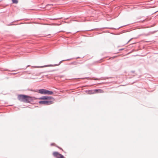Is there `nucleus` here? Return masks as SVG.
I'll return each instance as SVG.
<instances>
[{"instance_id":"9","label":"nucleus","mask_w":158,"mask_h":158,"mask_svg":"<svg viewBox=\"0 0 158 158\" xmlns=\"http://www.w3.org/2000/svg\"><path fill=\"white\" fill-rule=\"evenodd\" d=\"M52 145H54V144H53H53H52Z\"/></svg>"},{"instance_id":"8","label":"nucleus","mask_w":158,"mask_h":158,"mask_svg":"<svg viewBox=\"0 0 158 158\" xmlns=\"http://www.w3.org/2000/svg\"><path fill=\"white\" fill-rule=\"evenodd\" d=\"M73 64H77V63L76 62H74V63H73Z\"/></svg>"},{"instance_id":"6","label":"nucleus","mask_w":158,"mask_h":158,"mask_svg":"<svg viewBox=\"0 0 158 158\" xmlns=\"http://www.w3.org/2000/svg\"><path fill=\"white\" fill-rule=\"evenodd\" d=\"M53 65H44L43 66L40 67V68H43V67H51V66H53Z\"/></svg>"},{"instance_id":"5","label":"nucleus","mask_w":158,"mask_h":158,"mask_svg":"<svg viewBox=\"0 0 158 158\" xmlns=\"http://www.w3.org/2000/svg\"><path fill=\"white\" fill-rule=\"evenodd\" d=\"M94 92L93 93V94L97 93H102L104 92L103 90L102 89H94Z\"/></svg>"},{"instance_id":"7","label":"nucleus","mask_w":158,"mask_h":158,"mask_svg":"<svg viewBox=\"0 0 158 158\" xmlns=\"http://www.w3.org/2000/svg\"><path fill=\"white\" fill-rule=\"evenodd\" d=\"M13 3L17 4L18 3V1L17 0H11Z\"/></svg>"},{"instance_id":"4","label":"nucleus","mask_w":158,"mask_h":158,"mask_svg":"<svg viewBox=\"0 0 158 158\" xmlns=\"http://www.w3.org/2000/svg\"><path fill=\"white\" fill-rule=\"evenodd\" d=\"M53 155L57 158H64V156L57 152H54L53 153Z\"/></svg>"},{"instance_id":"3","label":"nucleus","mask_w":158,"mask_h":158,"mask_svg":"<svg viewBox=\"0 0 158 158\" xmlns=\"http://www.w3.org/2000/svg\"><path fill=\"white\" fill-rule=\"evenodd\" d=\"M38 92L40 94H44L52 95L53 94V92L51 91L44 89H39Z\"/></svg>"},{"instance_id":"1","label":"nucleus","mask_w":158,"mask_h":158,"mask_svg":"<svg viewBox=\"0 0 158 158\" xmlns=\"http://www.w3.org/2000/svg\"><path fill=\"white\" fill-rule=\"evenodd\" d=\"M37 99L42 100V101H40L39 102V103L40 104L48 105L53 103V101L52 100H54V98L52 97L44 96L38 98Z\"/></svg>"},{"instance_id":"2","label":"nucleus","mask_w":158,"mask_h":158,"mask_svg":"<svg viewBox=\"0 0 158 158\" xmlns=\"http://www.w3.org/2000/svg\"><path fill=\"white\" fill-rule=\"evenodd\" d=\"M17 98L19 101L25 103H29L32 100V97L24 94L18 95Z\"/></svg>"},{"instance_id":"10","label":"nucleus","mask_w":158,"mask_h":158,"mask_svg":"<svg viewBox=\"0 0 158 158\" xmlns=\"http://www.w3.org/2000/svg\"><path fill=\"white\" fill-rule=\"evenodd\" d=\"M31 91H34V90H31Z\"/></svg>"}]
</instances>
